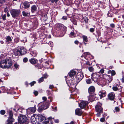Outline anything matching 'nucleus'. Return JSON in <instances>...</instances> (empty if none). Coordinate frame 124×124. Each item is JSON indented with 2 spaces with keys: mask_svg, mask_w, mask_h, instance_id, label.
I'll return each instance as SVG.
<instances>
[{
  "mask_svg": "<svg viewBox=\"0 0 124 124\" xmlns=\"http://www.w3.org/2000/svg\"><path fill=\"white\" fill-rule=\"evenodd\" d=\"M103 78L106 81V83H109L112 80V78L111 76L107 75H103Z\"/></svg>",
  "mask_w": 124,
  "mask_h": 124,
  "instance_id": "nucleus-6",
  "label": "nucleus"
},
{
  "mask_svg": "<svg viewBox=\"0 0 124 124\" xmlns=\"http://www.w3.org/2000/svg\"><path fill=\"white\" fill-rule=\"evenodd\" d=\"M42 99L44 101H46L47 99V98L46 97H44L42 98Z\"/></svg>",
  "mask_w": 124,
  "mask_h": 124,
  "instance_id": "nucleus-53",
  "label": "nucleus"
},
{
  "mask_svg": "<svg viewBox=\"0 0 124 124\" xmlns=\"http://www.w3.org/2000/svg\"><path fill=\"white\" fill-rule=\"evenodd\" d=\"M76 72L75 71L73 70H71L69 73L68 74L70 77H72L75 75Z\"/></svg>",
  "mask_w": 124,
  "mask_h": 124,
  "instance_id": "nucleus-21",
  "label": "nucleus"
},
{
  "mask_svg": "<svg viewBox=\"0 0 124 124\" xmlns=\"http://www.w3.org/2000/svg\"><path fill=\"white\" fill-rule=\"evenodd\" d=\"M53 118H52V117H49L48 118V119H47V120H46V121H48L49 122V121H48V120H51Z\"/></svg>",
  "mask_w": 124,
  "mask_h": 124,
  "instance_id": "nucleus-52",
  "label": "nucleus"
},
{
  "mask_svg": "<svg viewBox=\"0 0 124 124\" xmlns=\"http://www.w3.org/2000/svg\"><path fill=\"white\" fill-rule=\"evenodd\" d=\"M14 66L15 67V68H16L18 67V65L17 64H15L14 65Z\"/></svg>",
  "mask_w": 124,
  "mask_h": 124,
  "instance_id": "nucleus-55",
  "label": "nucleus"
},
{
  "mask_svg": "<svg viewBox=\"0 0 124 124\" xmlns=\"http://www.w3.org/2000/svg\"><path fill=\"white\" fill-rule=\"evenodd\" d=\"M110 26L112 28H114L115 27V25L114 24L112 23L110 24Z\"/></svg>",
  "mask_w": 124,
  "mask_h": 124,
  "instance_id": "nucleus-44",
  "label": "nucleus"
},
{
  "mask_svg": "<svg viewBox=\"0 0 124 124\" xmlns=\"http://www.w3.org/2000/svg\"><path fill=\"white\" fill-rule=\"evenodd\" d=\"M102 104L99 102H98L97 104L95 106L96 111L97 112L96 114L97 116L99 117L101 114L103 112V109L101 107Z\"/></svg>",
  "mask_w": 124,
  "mask_h": 124,
  "instance_id": "nucleus-3",
  "label": "nucleus"
},
{
  "mask_svg": "<svg viewBox=\"0 0 124 124\" xmlns=\"http://www.w3.org/2000/svg\"><path fill=\"white\" fill-rule=\"evenodd\" d=\"M23 4L24 6V9L29 8L30 7L29 2L27 1H25L23 3Z\"/></svg>",
  "mask_w": 124,
  "mask_h": 124,
  "instance_id": "nucleus-13",
  "label": "nucleus"
},
{
  "mask_svg": "<svg viewBox=\"0 0 124 124\" xmlns=\"http://www.w3.org/2000/svg\"><path fill=\"white\" fill-rule=\"evenodd\" d=\"M83 39V41L87 42L88 41V38L87 37L83 35L82 36Z\"/></svg>",
  "mask_w": 124,
  "mask_h": 124,
  "instance_id": "nucleus-24",
  "label": "nucleus"
},
{
  "mask_svg": "<svg viewBox=\"0 0 124 124\" xmlns=\"http://www.w3.org/2000/svg\"><path fill=\"white\" fill-rule=\"evenodd\" d=\"M58 0H51V2L52 3H54V2H55L56 3L58 1Z\"/></svg>",
  "mask_w": 124,
  "mask_h": 124,
  "instance_id": "nucleus-45",
  "label": "nucleus"
},
{
  "mask_svg": "<svg viewBox=\"0 0 124 124\" xmlns=\"http://www.w3.org/2000/svg\"><path fill=\"white\" fill-rule=\"evenodd\" d=\"M20 54L23 55L25 53V52L24 51V49H20Z\"/></svg>",
  "mask_w": 124,
  "mask_h": 124,
  "instance_id": "nucleus-27",
  "label": "nucleus"
},
{
  "mask_svg": "<svg viewBox=\"0 0 124 124\" xmlns=\"http://www.w3.org/2000/svg\"><path fill=\"white\" fill-rule=\"evenodd\" d=\"M75 114L79 116H81L82 113V112L81 109L79 108H77L75 110Z\"/></svg>",
  "mask_w": 124,
  "mask_h": 124,
  "instance_id": "nucleus-16",
  "label": "nucleus"
},
{
  "mask_svg": "<svg viewBox=\"0 0 124 124\" xmlns=\"http://www.w3.org/2000/svg\"><path fill=\"white\" fill-rule=\"evenodd\" d=\"M122 17L124 19V15H123L122 16Z\"/></svg>",
  "mask_w": 124,
  "mask_h": 124,
  "instance_id": "nucleus-63",
  "label": "nucleus"
},
{
  "mask_svg": "<svg viewBox=\"0 0 124 124\" xmlns=\"http://www.w3.org/2000/svg\"><path fill=\"white\" fill-rule=\"evenodd\" d=\"M36 110V108H28L27 110L28 113L31 114L35 112Z\"/></svg>",
  "mask_w": 124,
  "mask_h": 124,
  "instance_id": "nucleus-9",
  "label": "nucleus"
},
{
  "mask_svg": "<svg viewBox=\"0 0 124 124\" xmlns=\"http://www.w3.org/2000/svg\"><path fill=\"white\" fill-rule=\"evenodd\" d=\"M122 82L123 83H124V77H123L122 79Z\"/></svg>",
  "mask_w": 124,
  "mask_h": 124,
  "instance_id": "nucleus-58",
  "label": "nucleus"
},
{
  "mask_svg": "<svg viewBox=\"0 0 124 124\" xmlns=\"http://www.w3.org/2000/svg\"><path fill=\"white\" fill-rule=\"evenodd\" d=\"M9 116L8 119L6 123L7 124H12V122L14 121V119L12 117L13 114L12 111H10L9 112Z\"/></svg>",
  "mask_w": 124,
  "mask_h": 124,
  "instance_id": "nucleus-5",
  "label": "nucleus"
},
{
  "mask_svg": "<svg viewBox=\"0 0 124 124\" xmlns=\"http://www.w3.org/2000/svg\"><path fill=\"white\" fill-rule=\"evenodd\" d=\"M28 59L26 57L24 58L23 59V61L24 62H27L28 61Z\"/></svg>",
  "mask_w": 124,
  "mask_h": 124,
  "instance_id": "nucleus-34",
  "label": "nucleus"
},
{
  "mask_svg": "<svg viewBox=\"0 0 124 124\" xmlns=\"http://www.w3.org/2000/svg\"><path fill=\"white\" fill-rule=\"evenodd\" d=\"M12 64L11 59L9 57L6 58L0 62V66L2 68H9Z\"/></svg>",
  "mask_w": 124,
  "mask_h": 124,
  "instance_id": "nucleus-1",
  "label": "nucleus"
},
{
  "mask_svg": "<svg viewBox=\"0 0 124 124\" xmlns=\"http://www.w3.org/2000/svg\"><path fill=\"white\" fill-rule=\"evenodd\" d=\"M90 31L91 32H93L94 31V29L93 28H91L90 29Z\"/></svg>",
  "mask_w": 124,
  "mask_h": 124,
  "instance_id": "nucleus-41",
  "label": "nucleus"
},
{
  "mask_svg": "<svg viewBox=\"0 0 124 124\" xmlns=\"http://www.w3.org/2000/svg\"><path fill=\"white\" fill-rule=\"evenodd\" d=\"M86 83L88 84H91L92 83L91 79L90 78L87 79L86 80Z\"/></svg>",
  "mask_w": 124,
  "mask_h": 124,
  "instance_id": "nucleus-25",
  "label": "nucleus"
},
{
  "mask_svg": "<svg viewBox=\"0 0 124 124\" xmlns=\"http://www.w3.org/2000/svg\"><path fill=\"white\" fill-rule=\"evenodd\" d=\"M89 70L91 72L93 71H94V69L92 67H89L88 68Z\"/></svg>",
  "mask_w": 124,
  "mask_h": 124,
  "instance_id": "nucleus-31",
  "label": "nucleus"
},
{
  "mask_svg": "<svg viewBox=\"0 0 124 124\" xmlns=\"http://www.w3.org/2000/svg\"><path fill=\"white\" fill-rule=\"evenodd\" d=\"M57 27L58 29L62 31H65L66 30V28L65 27H64L63 25L61 24H58L57 25Z\"/></svg>",
  "mask_w": 124,
  "mask_h": 124,
  "instance_id": "nucleus-12",
  "label": "nucleus"
},
{
  "mask_svg": "<svg viewBox=\"0 0 124 124\" xmlns=\"http://www.w3.org/2000/svg\"><path fill=\"white\" fill-rule=\"evenodd\" d=\"M37 6L34 5L31 6V11L32 13L37 11Z\"/></svg>",
  "mask_w": 124,
  "mask_h": 124,
  "instance_id": "nucleus-19",
  "label": "nucleus"
},
{
  "mask_svg": "<svg viewBox=\"0 0 124 124\" xmlns=\"http://www.w3.org/2000/svg\"><path fill=\"white\" fill-rule=\"evenodd\" d=\"M47 75L46 74H45L43 75V78H47Z\"/></svg>",
  "mask_w": 124,
  "mask_h": 124,
  "instance_id": "nucleus-46",
  "label": "nucleus"
},
{
  "mask_svg": "<svg viewBox=\"0 0 124 124\" xmlns=\"http://www.w3.org/2000/svg\"><path fill=\"white\" fill-rule=\"evenodd\" d=\"M109 99L111 100H113L115 97V94L113 93H110L108 95Z\"/></svg>",
  "mask_w": 124,
  "mask_h": 124,
  "instance_id": "nucleus-15",
  "label": "nucleus"
},
{
  "mask_svg": "<svg viewBox=\"0 0 124 124\" xmlns=\"http://www.w3.org/2000/svg\"><path fill=\"white\" fill-rule=\"evenodd\" d=\"M76 78L78 81L81 80L83 78V75L82 74L80 73H78L76 76Z\"/></svg>",
  "mask_w": 124,
  "mask_h": 124,
  "instance_id": "nucleus-11",
  "label": "nucleus"
},
{
  "mask_svg": "<svg viewBox=\"0 0 124 124\" xmlns=\"http://www.w3.org/2000/svg\"><path fill=\"white\" fill-rule=\"evenodd\" d=\"M18 118V122L20 124L25 122L27 119V117L23 115H21Z\"/></svg>",
  "mask_w": 124,
  "mask_h": 124,
  "instance_id": "nucleus-7",
  "label": "nucleus"
},
{
  "mask_svg": "<svg viewBox=\"0 0 124 124\" xmlns=\"http://www.w3.org/2000/svg\"><path fill=\"white\" fill-rule=\"evenodd\" d=\"M115 110L116 112H119L120 109L118 107H116L115 108Z\"/></svg>",
  "mask_w": 124,
  "mask_h": 124,
  "instance_id": "nucleus-39",
  "label": "nucleus"
},
{
  "mask_svg": "<svg viewBox=\"0 0 124 124\" xmlns=\"http://www.w3.org/2000/svg\"><path fill=\"white\" fill-rule=\"evenodd\" d=\"M55 122L56 123H58L59 122V121L58 119H56L54 120Z\"/></svg>",
  "mask_w": 124,
  "mask_h": 124,
  "instance_id": "nucleus-51",
  "label": "nucleus"
},
{
  "mask_svg": "<svg viewBox=\"0 0 124 124\" xmlns=\"http://www.w3.org/2000/svg\"><path fill=\"white\" fill-rule=\"evenodd\" d=\"M36 83V82L35 81H33L31 82L30 84L31 85V86L34 85V84Z\"/></svg>",
  "mask_w": 124,
  "mask_h": 124,
  "instance_id": "nucleus-38",
  "label": "nucleus"
},
{
  "mask_svg": "<svg viewBox=\"0 0 124 124\" xmlns=\"http://www.w3.org/2000/svg\"><path fill=\"white\" fill-rule=\"evenodd\" d=\"M70 34L71 36H73L74 35V33L73 32H71L70 33Z\"/></svg>",
  "mask_w": 124,
  "mask_h": 124,
  "instance_id": "nucleus-57",
  "label": "nucleus"
},
{
  "mask_svg": "<svg viewBox=\"0 0 124 124\" xmlns=\"http://www.w3.org/2000/svg\"><path fill=\"white\" fill-rule=\"evenodd\" d=\"M31 54L32 56H35L37 55V53L35 51H32L31 52Z\"/></svg>",
  "mask_w": 124,
  "mask_h": 124,
  "instance_id": "nucleus-26",
  "label": "nucleus"
},
{
  "mask_svg": "<svg viewBox=\"0 0 124 124\" xmlns=\"http://www.w3.org/2000/svg\"><path fill=\"white\" fill-rule=\"evenodd\" d=\"M104 72V70L103 69H101L98 72V73H103Z\"/></svg>",
  "mask_w": 124,
  "mask_h": 124,
  "instance_id": "nucleus-37",
  "label": "nucleus"
},
{
  "mask_svg": "<svg viewBox=\"0 0 124 124\" xmlns=\"http://www.w3.org/2000/svg\"><path fill=\"white\" fill-rule=\"evenodd\" d=\"M36 122L40 124H43L42 123L47 124L48 121H46L47 119L45 117L40 114H38L36 115Z\"/></svg>",
  "mask_w": 124,
  "mask_h": 124,
  "instance_id": "nucleus-2",
  "label": "nucleus"
},
{
  "mask_svg": "<svg viewBox=\"0 0 124 124\" xmlns=\"http://www.w3.org/2000/svg\"><path fill=\"white\" fill-rule=\"evenodd\" d=\"M22 14L23 16H28V13L23 11L22 12Z\"/></svg>",
  "mask_w": 124,
  "mask_h": 124,
  "instance_id": "nucleus-29",
  "label": "nucleus"
},
{
  "mask_svg": "<svg viewBox=\"0 0 124 124\" xmlns=\"http://www.w3.org/2000/svg\"><path fill=\"white\" fill-rule=\"evenodd\" d=\"M17 124V123L16 122L15 123V124Z\"/></svg>",
  "mask_w": 124,
  "mask_h": 124,
  "instance_id": "nucleus-64",
  "label": "nucleus"
},
{
  "mask_svg": "<svg viewBox=\"0 0 124 124\" xmlns=\"http://www.w3.org/2000/svg\"><path fill=\"white\" fill-rule=\"evenodd\" d=\"M54 87V86L53 85H49V88L50 89H52Z\"/></svg>",
  "mask_w": 124,
  "mask_h": 124,
  "instance_id": "nucleus-43",
  "label": "nucleus"
},
{
  "mask_svg": "<svg viewBox=\"0 0 124 124\" xmlns=\"http://www.w3.org/2000/svg\"><path fill=\"white\" fill-rule=\"evenodd\" d=\"M44 81L43 77H41L39 78L38 80V81L39 83H40Z\"/></svg>",
  "mask_w": 124,
  "mask_h": 124,
  "instance_id": "nucleus-28",
  "label": "nucleus"
},
{
  "mask_svg": "<svg viewBox=\"0 0 124 124\" xmlns=\"http://www.w3.org/2000/svg\"><path fill=\"white\" fill-rule=\"evenodd\" d=\"M72 21L73 22V23L75 25H77V22L76 20H74L73 19H72Z\"/></svg>",
  "mask_w": 124,
  "mask_h": 124,
  "instance_id": "nucleus-35",
  "label": "nucleus"
},
{
  "mask_svg": "<svg viewBox=\"0 0 124 124\" xmlns=\"http://www.w3.org/2000/svg\"><path fill=\"white\" fill-rule=\"evenodd\" d=\"M106 93L105 91H100L99 93V95L100 96V98L104 97L106 96Z\"/></svg>",
  "mask_w": 124,
  "mask_h": 124,
  "instance_id": "nucleus-18",
  "label": "nucleus"
},
{
  "mask_svg": "<svg viewBox=\"0 0 124 124\" xmlns=\"http://www.w3.org/2000/svg\"><path fill=\"white\" fill-rule=\"evenodd\" d=\"M29 61L32 64H35L37 62L36 59L32 58L29 60Z\"/></svg>",
  "mask_w": 124,
  "mask_h": 124,
  "instance_id": "nucleus-20",
  "label": "nucleus"
},
{
  "mask_svg": "<svg viewBox=\"0 0 124 124\" xmlns=\"http://www.w3.org/2000/svg\"><path fill=\"white\" fill-rule=\"evenodd\" d=\"M5 2V0H3L1 1L0 2V3L1 4H3Z\"/></svg>",
  "mask_w": 124,
  "mask_h": 124,
  "instance_id": "nucleus-48",
  "label": "nucleus"
},
{
  "mask_svg": "<svg viewBox=\"0 0 124 124\" xmlns=\"http://www.w3.org/2000/svg\"><path fill=\"white\" fill-rule=\"evenodd\" d=\"M0 113L1 115H4L5 113V111L4 110H2L0 111Z\"/></svg>",
  "mask_w": 124,
  "mask_h": 124,
  "instance_id": "nucleus-33",
  "label": "nucleus"
},
{
  "mask_svg": "<svg viewBox=\"0 0 124 124\" xmlns=\"http://www.w3.org/2000/svg\"><path fill=\"white\" fill-rule=\"evenodd\" d=\"M88 104V102L86 101H83L79 104V106L81 109H83L87 106Z\"/></svg>",
  "mask_w": 124,
  "mask_h": 124,
  "instance_id": "nucleus-8",
  "label": "nucleus"
},
{
  "mask_svg": "<svg viewBox=\"0 0 124 124\" xmlns=\"http://www.w3.org/2000/svg\"><path fill=\"white\" fill-rule=\"evenodd\" d=\"M65 124H75L74 123V122L73 121H72L70 123V124L67 123Z\"/></svg>",
  "mask_w": 124,
  "mask_h": 124,
  "instance_id": "nucleus-54",
  "label": "nucleus"
},
{
  "mask_svg": "<svg viewBox=\"0 0 124 124\" xmlns=\"http://www.w3.org/2000/svg\"><path fill=\"white\" fill-rule=\"evenodd\" d=\"M34 93L36 96L38 94V92L37 91H35L34 92Z\"/></svg>",
  "mask_w": 124,
  "mask_h": 124,
  "instance_id": "nucleus-40",
  "label": "nucleus"
},
{
  "mask_svg": "<svg viewBox=\"0 0 124 124\" xmlns=\"http://www.w3.org/2000/svg\"><path fill=\"white\" fill-rule=\"evenodd\" d=\"M91 78L93 80L94 79H97L100 77V75L97 73H93L91 75Z\"/></svg>",
  "mask_w": 124,
  "mask_h": 124,
  "instance_id": "nucleus-10",
  "label": "nucleus"
},
{
  "mask_svg": "<svg viewBox=\"0 0 124 124\" xmlns=\"http://www.w3.org/2000/svg\"><path fill=\"white\" fill-rule=\"evenodd\" d=\"M111 73V71L110 70H109L108 71V74H110Z\"/></svg>",
  "mask_w": 124,
  "mask_h": 124,
  "instance_id": "nucleus-59",
  "label": "nucleus"
},
{
  "mask_svg": "<svg viewBox=\"0 0 124 124\" xmlns=\"http://www.w3.org/2000/svg\"><path fill=\"white\" fill-rule=\"evenodd\" d=\"M7 16L8 17H9L10 16V15L8 12L7 13Z\"/></svg>",
  "mask_w": 124,
  "mask_h": 124,
  "instance_id": "nucleus-60",
  "label": "nucleus"
},
{
  "mask_svg": "<svg viewBox=\"0 0 124 124\" xmlns=\"http://www.w3.org/2000/svg\"><path fill=\"white\" fill-rule=\"evenodd\" d=\"M111 74V75L112 76H113L115 75L116 74V72L114 70H112Z\"/></svg>",
  "mask_w": 124,
  "mask_h": 124,
  "instance_id": "nucleus-36",
  "label": "nucleus"
},
{
  "mask_svg": "<svg viewBox=\"0 0 124 124\" xmlns=\"http://www.w3.org/2000/svg\"><path fill=\"white\" fill-rule=\"evenodd\" d=\"M95 90L94 87L93 86H90L88 89V92L90 93L94 92Z\"/></svg>",
  "mask_w": 124,
  "mask_h": 124,
  "instance_id": "nucleus-17",
  "label": "nucleus"
},
{
  "mask_svg": "<svg viewBox=\"0 0 124 124\" xmlns=\"http://www.w3.org/2000/svg\"><path fill=\"white\" fill-rule=\"evenodd\" d=\"M14 53L16 56L20 55V51L17 49H15L14 51Z\"/></svg>",
  "mask_w": 124,
  "mask_h": 124,
  "instance_id": "nucleus-22",
  "label": "nucleus"
},
{
  "mask_svg": "<svg viewBox=\"0 0 124 124\" xmlns=\"http://www.w3.org/2000/svg\"><path fill=\"white\" fill-rule=\"evenodd\" d=\"M86 64L90 66L91 65V64L88 61H87L86 63Z\"/></svg>",
  "mask_w": 124,
  "mask_h": 124,
  "instance_id": "nucleus-47",
  "label": "nucleus"
},
{
  "mask_svg": "<svg viewBox=\"0 0 124 124\" xmlns=\"http://www.w3.org/2000/svg\"><path fill=\"white\" fill-rule=\"evenodd\" d=\"M100 121L101 122H104L105 121V119L104 117L100 119Z\"/></svg>",
  "mask_w": 124,
  "mask_h": 124,
  "instance_id": "nucleus-42",
  "label": "nucleus"
},
{
  "mask_svg": "<svg viewBox=\"0 0 124 124\" xmlns=\"http://www.w3.org/2000/svg\"><path fill=\"white\" fill-rule=\"evenodd\" d=\"M21 11L19 9H13L10 10V13L13 18L18 16L19 15Z\"/></svg>",
  "mask_w": 124,
  "mask_h": 124,
  "instance_id": "nucleus-4",
  "label": "nucleus"
},
{
  "mask_svg": "<svg viewBox=\"0 0 124 124\" xmlns=\"http://www.w3.org/2000/svg\"><path fill=\"white\" fill-rule=\"evenodd\" d=\"M67 17L66 16H63L62 17V19L65 20H66L67 19Z\"/></svg>",
  "mask_w": 124,
  "mask_h": 124,
  "instance_id": "nucleus-49",
  "label": "nucleus"
},
{
  "mask_svg": "<svg viewBox=\"0 0 124 124\" xmlns=\"http://www.w3.org/2000/svg\"><path fill=\"white\" fill-rule=\"evenodd\" d=\"M74 43L75 44H78L79 43V42L78 41L76 40L75 41Z\"/></svg>",
  "mask_w": 124,
  "mask_h": 124,
  "instance_id": "nucleus-50",
  "label": "nucleus"
},
{
  "mask_svg": "<svg viewBox=\"0 0 124 124\" xmlns=\"http://www.w3.org/2000/svg\"><path fill=\"white\" fill-rule=\"evenodd\" d=\"M6 41L8 42L9 43H10L12 41V39L11 37L9 36L7 37Z\"/></svg>",
  "mask_w": 124,
  "mask_h": 124,
  "instance_id": "nucleus-23",
  "label": "nucleus"
},
{
  "mask_svg": "<svg viewBox=\"0 0 124 124\" xmlns=\"http://www.w3.org/2000/svg\"><path fill=\"white\" fill-rule=\"evenodd\" d=\"M4 12H7V8H4Z\"/></svg>",
  "mask_w": 124,
  "mask_h": 124,
  "instance_id": "nucleus-56",
  "label": "nucleus"
},
{
  "mask_svg": "<svg viewBox=\"0 0 124 124\" xmlns=\"http://www.w3.org/2000/svg\"><path fill=\"white\" fill-rule=\"evenodd\" d=\"M0 42L1 44H3L4 43V42L2 41H1Z\"/></svg>",
  "mask_w": 124,
  "mask_h": 124,
  "instance_id": "nucleus-61",
  "label": "nucleus"
},
{
  "mask_svg": "<svg viewBox=\"0 0 124 124\" xmlns=\"http://www.w3.org/2000/svg\"><path fill=\"white\" fill-rule=\"evenodd\" d=\"M112 89L114 91H117L118 90V88L116 86H114L113 87Z\"/></svg>",
  "mask_w": 124,
  "mask_h": 124,
  "instance_id": "nucleus-32",
  "label": "nucleus"
},
{
  "mask_svg": "<svg viewBox=\"0 0 124 124\" xmlns=\"http://www.w3.org/2000/svg\"><path fill=\"white\" fill-rule=\"evenodd\" d=\"M1 16L3 20H6V14H5L4 15H2Z\"/></svg>",
  "mask_w": 124,
  "mask_h": 124,
  "instance_id": "nucleus-30",
  "label": "nucleus"
},
{
  "mask_svg": "<svg viewBox=\"0 0 124 124\" xmlns=\"http://www.w3.org/2000/svg\"><path fill=\"white\" fill-rule=\"evenodd\" d=\"M55 110L56 111H57V108L56 107H55Z\"/></svg>",
  "mask_w": 124,
  "mask_h": 124,
  "instance_id": "nucleus-62",
  "label": "nucleus"
},
{
  "mask_svg": "<svg viewBox=\"0 0 124 124\" xmlns=\"http://www.w3.org/2000/svg\"><path fill=\"white\" fill-rule=\"evenodd\" d=\"M36 115H34L31 116V121L32 123L33 124H36Z\"/></svg>",
  "mask_w": 124,
  "mask_h": 124,
  "instance_id": "nucleus-14",
  "label": "nucleus"
}]
</instances>
